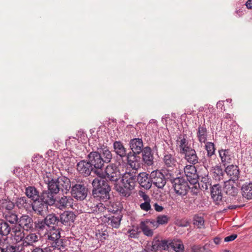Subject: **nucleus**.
<instances>
[{
  "instance_id": "12",
  "label": "nucleus",
  "mask_w": 252,
  "mask_h": 252,
  "mask_svg": "<svg viewBox=\"0 0 252 252\" xmlns=\"http://www.w3.org/2000/svg\"><path fill=\"white\" fill-rule=\"evenodd\" d=\"M93 169L91 163L85 160H81L77 164V171L85 176H89Z\"/></svg>"
},
{
  "instance_id": "16",
  "label": "nucleus",
  "mask_w": 252,
  "mask_h": 252,
  "mask_svg": "<svg viewBox=\"0 0 252 252\" xmlns=\"http://www.w3.org/2000/svg\"><path fill=\"white\" fill-rule=\"evenodd\" d=\"M97 152L102 157V158L104 162L108 163L110 162L112 155L106 146L99 144L97 147Z\"/></svg>"
},
{
  "instance_id": "27",
  "label": "nucleus",
  "mask_w": 252,
  "mask_h": 252,
  "mask_svg": "<svg viewBox=\"0 0 252 252\" xmlns=\"http://www.w3.org/2000/svg\"><path fill=\"white\" fill-rule=\"evenodd\" d=\"M31 205H32V209L40 215H42L48 207L47 205L40 198L34 201Z\"/></svg>"
},
{
  "instance_id": "40",
  "label": "nucleus",
  "mask_w": 252,
  "mask_h": 252,
  "mask_svg": "<svg viewBox=\"0 0 252 252\" xmlns=\"http://www.w3.org/2000/svg\"><path fill=\"white\" fill-rule=\"evenodd\" d=\"M11 227L2 219H0V236H7L11 231Z\"/></svg>"
},
{
  "instance_id": "34",
  "label": "nucleus",
  "mask_w": 252,
  "mask_h": 252,
  "mask_svg": "<svg viewBox=\"0 0 252 252\" xmlns=\"http://www.w3.org/2000/svg\"><path fill=\"white\" fill-rule=\"evenodd\" d=\"M122 218V216L120 215L112 216L107 219L106 222L107 224L111 227L118 228L120 226Z\"/></svg>"
},
{
  "instance_id": "57",
  "label": "nucleus",
  "mask_w": 252,
  "mask_h": 252,
  "mask_svg": "<svg viewBox=\"0 0 252 252\" xmlns=\"http://www.w3.org/2000/svg\"><path fill=\"white\" fill-rule=\"evenodd\" d=\"M95 207V211L98 213L103 212L106 209L105 206L101 203L97 204Z\"/></svg>"
},
{
  "instance_id": "17",
  "label": "nucleus",
  "mask_w": 252,
  "mask_h": 252,
  "mask_svg": "<svg viewBox=\"0 0 252 252\" xmlns=\"http://www.w3.org/2000/svg\"><path fill=\"white\" fill-rule=\"evenodd\" d=\"M227 175L230 177L229 180L238 181L240 177V171L238 167L236 165H231L228 166L225 170Z\"/></svg>"
},
{
  "instance_id": "18",
  "label": "nucleus",
  "mask_w": 252,
  "mask_h": 252,
  "mask_svg": "<svg viewBox=\"0 0 252 252\" xmlns=\"http://www.w3.org/2000/svg\"><path fill=\"white\" fill-rule=\"evenodd\" d=\"M137 181L140 185L145 189H149L152 186V180L145 172L140 173L137 177Z\"/></svg>"
},
{
  "instance_id": "2",
  "label": "nucleus",
  "mask_w": 252,
  "mask_h": 252,
  "mask_svg": "<svg viewBox=\"0 0 252 252\" xmlns=\"http://www.w3.org/2000/svg\"><path fill=\"white\" fill-rule=\"evenodd\" d=\"M92 185L94 198L102 201H106L109 198L111 188L107 182L104 179L96 178L93 181Z\"/></svg>"
},
{
  "instance_id": "45",
  "label": "nucleus",
  "mask_w": 252,
  "mask_h": 252,
  "mask_svg": "<svg viewBox=\"0 0 252 252\" xmlns=\"http://www.w3.org/2000/svg\"><path fill=\"white\" fill-rule=\"evenodd\" d=\"M4 218L7 221L11 224L16 223L18 221L17 215L13 212L8 211L4 213Z\"/></svg>"
},
{
  "instance_id": "56",
  "label": "nucleus",
  "mask_w": 252,
  "mask_h": 252,
  "mask_svg": "<svg viewBox=\"0 0 252 252\" xmlns=\"http://www.w3.org/2000/svg\"><path fill=\"white\" fill-rule=\"evenodd\" d=\"M150 201H146L141 203L140 205L141 209L145 211H148L151 209V206L150 204Z\"/></svg>"
},
{
  "instance_id": "63",
  "label": "nucleus",
  "mask_w": 252,
  "mask_h": 252,
  "mask_svg": "<svg viewBox=\"0 0 252 252\" xmlns=\"http://www.w3.org/2000/svg\"><path fill=\"white\" fill-rule=\"evenodd\" d=\"M246 5L249 9H252V0H248L246 3Z\"/></svg>"
},
{
  "instance_id": "62",
  "label": "nucleus",
  "mask_w": 252,
  "mask_h": 252,
  "mask_svg": "<svg viewBox=\"0 0 252 252\" xmlns=\"http://www.w3.org/2000/svg\"><path fill=\"white\" fill-rule=\"evenodd\" d=\"M221 241V238L219 237H216L213 239L214 243L217 245H219Z\"/></svg>"
},
{
  "instance_id": "59",
  "label": "nucleus",
  "mask_w": 252,
  "mask_h": 252,
  "mask_svg": "<svg viewBox=\"0 0 252 252\" xmlns=\"http://www.w3.org/2000/svg\"><path fill=\"white\" fill-rule=\"evenodd\" d=\"M139 194H140V196L144 200V202L150 201V199L149 196L147 195L146 194H145L144 192H141Z\"/></svg>"
},
{
  "instance_id": "50",
  "label": "nucleus",
  "mask_w": 252,
  "mask_h": 252,
  "mask_svg": "<svg viewBox=\"0 0 252 252\" xmlns=\"http://www.w3.org/2000/svg\"><path fill=\"white\" fill-rule=\"evenodd\" d=\"M193 224L198 228H201L204 224V218L198 215H195L193 217Z\"/></svg>"
},
{
  "instance_id": "47",
  "label": "nucleus",
  "mask_w": 252,
  "mask_h": 252,
  "mask_svg": "<svg viewBox=\"0 0 252 252\" xmlns=\"http://www.w3.org/2000/svg\"><path fill=\"white\" fill-rule=\"evenodd\" d=\"M200 182L203 184L202 185V188L205 189H207L209 188L212 187L211 179L209 177L208 175L201 177Z\"/></svg>"
},
{
  "instance_id": "58",
  "label": "nucleus",
  "mask_w": 252,
  "mask_h": 252,
  "mask_svg": "<svg viewBox=\"0 0 252 252\" xmlns=\"http://www.w3.org/2000/svg\"><path fill=\"white\" fill-rule=\"evenodd\" d=\"M237 237V235L236 234H232L230 236H228L227 237H226L224 238V241L228 242H230L234 240Z\"/></svg>"
},
{
  "instance_id": "19",
  "label": "nucleus",
  "mask_w": 252,
  "mask_h": 252,
  "mask_svg": "<svg viewBox=\"0 0 252 252\" xmlns=\"http://www.w3.org/2000/svg\"><path fill=\"white\" fill-rule=\"evenodd\" d=\"M129 146L132 151V153L139 154L143 150V144L141 139L134 138L129 142Z\"/></svg>"
},
{
  "instance_id": "64",
  "label": "nucleus",
  "mask_w": 252,
  "mask_h": 252,
  "mask_svg": "<svg viewBox=\"0 0 252 252\" xmlns=\"http://www.w3.org/2000/svg\"><path fill=\"white\" fill-rule=\"evenodd\" d=\"M53 249L52 245L50 247H46L43 249V252H52Z\"/></svg>"
},
{
  "instance_id": "54",
  "label": "nucleus",
  "mask_w": 252,
  "mask_h": 252,
  "mask_svg": "<svg viewBox=\"0 0 252 252\" xmlns=\"http://www.w3.org/2000/svg\"><path fill=\"white\" fill-rule=\"evenodd\" d=\"M96 236L98 239L102 241L106 240L108 236V233L106 231L98 230L96 233Z\"/></svg>"
},
{
  "instance_id": "53",
  "label": "nucleus",
  "mask_w": 252,
  "mask_h": 252,
  "mask_svg": "<svg viewBox=\"0 0 252 252\" xmlns=\"http://www.w3.org/2000/svg\"><path fill=\"white\" fill-rule=\"evenodd\" d=\"M144 221L148 225H149V226L153 230H154L156 228H157L159 225L157 220H146Z\"/></svg>"
},
{
  "instance_id": "30",
  "label": "nucleus",
  "mask_w": 252,
  "mask_h": 252,
  "mask_svg": "<svg viewBox=\"0 0 252 252\" xmlns=\"http://www.w3.org/2000/svg\"><path fill=\"white\" fill-rule=\"evenodd\" d=\"M22 251V247L19 244H9L4 242L0 249V252H20Z\"/></svg>"
},
{
  "instance_id": "42",
  "label": "nucleus",
  "mask_w": 252,
  "mask_h": 252,
  "mask_svg": "<svg viewBox=\"0 0 252 252\" xmlns=\"http://www.w3.org/2000/svg\"><path fill=\"white\" fill-rule=\"evenodd\" d=\"M170 247L176 252H182L184 250V244L179 239L171 240Z\"/></svg>"
},
{
  "instance_id": "46",
  "label": "nucleus",
  "mask_w": 252,
  "mask_h": 252,
  "mask_svg": "<svg viewBox=\"0 0 252 252\" xmlns=\"http://www.w3.org/2000/svg\"><path fill=\"white\" fill-rule=\"evenodd\" d=\"M59 221V218L55 214H49L45 219V223L50 226L52 224H55Z\"/></svg>"
},
{
  "instance_id": "51",
  "label": "nucleus",
  "mask_w": 252,
  "mask_h": 252,
  "mask_svg": "<svg viewBox=\"0 0 252 252\" xmlns=\"http://www.w3.org/2000/svg\"><path fill=\"white\" fill-rule=\"evenodd\" d=\"M205 149L207 152V157H211L214 154L215 151L214 143L207 142L205 145Z\"/></svg>"
},
{
  "instance_id": "52",
  "label": "nucleus",
  "mask_w": 252,
  "mask_h": 252,
  "mask_svg": "<svg viewBox=\"0 0 252 252\" xmlns=\"http://www.w3.org/2000/svg\"><path fill=\"white\" fill-rule=\"evenodd\" d=\"M140 231L138 227H134L128 230L127 233L129 237L136 238L139 236Z\"/></svg>"
},
{
  "instance_id": "1",
  "label": "nucleus",
  "mask_w": 252,
  "mask_h": 252,
  "mask_svg": "<svg viewBox=\"0 0 252 252\" xmlns=\"http://www.w3.org/2000/svg\"><path fill=\"white\" fill-rule=\"evenodd\" d=\"M44 182L47 185L48 190L52 193L57 194L60 191L63 194L67 193L70 189L69 179L65 177L54 178V174L46 172L43 175Z\"/></svg>"
},
{
  "instance_id": "10",
  "label": "nucleus",
  "mask_w": 252,
  "mask_h": 252,
  "mask_svg": "<svg viewBox=\"0 0 252 252\" xmlns=\"http://www.w3.org/2000/svg\"><path fill=\"white\" fill-rule=\"evenodd\" d=\"M183 171L188 180L190 183L194 184L196 182L198 176L194 165H187L184 166Z\"/></svg>"
},
{
  "instance_id": "9",
  "label": "nucleus",
  "mask_w": 252,
  "mask_h": 252,
  "mask_svg": "<svg viewBox=\"0 0 252 252\" xmlns=\"http://www.w3.org/2000/svg\"><path fill=\"white\" fill-rule=\"evenodd\" d=\"M10 234L12 240L15 242L14 244L15 245L19 244L23 247L22 244L24 238V234L20 226L15 225L11 227Z\"/></svg>"
},
{
  "instance_id": "5",
  "label": "nucleus",
  "mask_w": 252,
  "mask_h": 252,
  "mask_svg": "<svg viewBox=\"0 0 252 252\" xmlns=\"http://www.w3.org/2000/svg\"><path fill=\"white\" fill-rule=\"evenodd\" d=\"M171 180L176 193L182 197L186 195L189 189L188 182L183 178L180 177Z\"/></svg>"
},
{
  "instance_id": "36",
  "label": "nucleus",
  "mask_w": 252,
  "mask_h": 252,
  "mask_svg": "<svg viewBox=\"0 0 252 252\" xmlns=\"http://www.w3.org/2000/svg\"><path fill=\"white\" fill-rule=\"evenodd\" d=\"M46 236L49 240L53 241L57 240L60 238V231L58 228L53 227L46 233Z\"/></svg>"
},
{
  "instance_id": "61",
  "label": "nucleus",
  "mask_w": 252,
  "mask_h": 252,
  "mask_svg": "<svg viewBox=\"0 0 252 252\" xmlns=\"http://www.w3.org/2000/svg\"><path fill=\"white\" fill-rule=\"evenodd\" d=\"M208 243H206L204 246H201L202 252H210V250L208 247Z\"/></svg>"
},
{
  "instance_id": "31",
  "label": "nucleus",
  "mask_w": 252,
  "mask_h": 252,
  "mask_svg": "<svg viewBox=\"0 0 252 252\" xmlns=\"http://www.w3.org/2000/svg\"><path fill=\"white\" fill-rule=\"evenodd\" d=\"M153 159L151 148L148 147L144 148L142 151V159L145 163L148 165H152Z\"/></svg>"
},
{
  "instance_id": "7",
  "label": "nucleus",
  "mask_w": 252,
  "mask_h": 252,
  "mask_svg": "<svg viewBox=\"0 0 252 252\" xmlns=\"http://www.w3.org/2000/svg\"><path fill=\"white\" fill-rule=\"evenodd\" d=\"M150 178L152 183L158 188L162 189L166 184V181L164 175L158 170L152 171Z\"/></svg>"
},
{
  "instance_id": "20",
  "label": "nucleus",
  "mask_w": 252,
  "mask_h": 252,
  "mask_svg": "<svg viewBox=\"0 0 252 252\" xmlns=\"http://www.w3.org/2000/svg\"><path fill=\"white\" fill-rule=\"evenodd\" d=\"M56 205L61 210L72 208L73 206V199L70 196H63L57 201Z\"/></svg>"
},
{
  "instance_id": "8",
  "label": "nucleus",
  "mask_w": 252,
  "mask_h": 252,
  "mask_svg": "<svg viewBox=\"0 0 252 252\" xmlns=\"http://www.w3.org/2000/svg\"><path fill=\"white\" fill-rule=\"evenodd\" d=\"M88 158L92 167L94 166L96 169H101L105 163L97 151L91 152L88 155Z\"/></svg>"
},
{
  "instance_id": "11",
  "label": "nucleus",
  "mask_w": 252,
  "mask_h": 252,
  "mask_svg": "<svg viewBox=\"0 0 252 252\" xmlns=\"http://www.w3.org/2000/svg\"><path fill=\"white\" fill-rule=\"evenodd\" d=\"M211 197L217 205L223 204L221 187L219 184L214 185L211 187Z\"/></svg>"
},
{
  "instance_id": "38",
  "label": "nucleus",
  "mask_w": 252,
  "mask_h": 252,
  "mask_svg": "<svg viewBox=\"0 0 252 252\" xmlns=\"http://www.w3.org/2000/svg\"><path fill=\"white\" fill-rule=\"evenodd\" d=\"M26 194L32 200L35 201L39 198L38 191L34 187H29L26 189Z\"/></svg>"
},
{
  "instance_id": "48",
  "label": "nucleus",
  "mask_w": 252,
  "mask_h": 252,
  "mask_svg": "<svg viewBox=\"0 0 252 252\" xmlns=\"http://www.w3.org/2000/svg\"><path fill=\"white\" fill-rule=\"evenodd\" d=\"M1 207L2 209H5L8 212L13 209L14 207V204L9 200L4 199L1 202Z\"/></svg>"
},
{
  "instance_id": "41",
  "label": "nucleus",
  "mask_w": 252,
  "mask_h": 252,
  "mask_svg": "<svg viewBox=\"0 0 252 252\" xmlns=\"http://www.w3.org/2000/svg\"><path fill=\"white\" fill-rule=\"evenodd\" d=\"M197 137L200 142L205 143L207 140V132L206 128L204 126H200L198 127Z\"/></svg>"
},
{
  "instance_id": "21",
  "label": "nucleus",
  "mask_w": 252,
  "mask_h": 252,
  "mask_svg": "<svg viewBox=\"0 0 252 252\" xmlns=\"http://www.w3.org/2000/svg\"><path fill=\"white\" fill-rule=\"evenodd\" d=\"M183 154L185 155V158L187 162L191 164L195 165L199 162V158L194 149L192 148Z\"/></svg>"
},
{
  "instance_id": "43",
  "label": "nucleus",
  "mask_w": 252,
  "mask_h": 252,
  "mask_svg": "<svg viewBox=\"0 0 252 252\" xmlns=\"http://www.w3.org/2000/svg\"><path fill=\"white\" fill-rule=\"evenodd\" d=\"M140 228L142 230L143 234L147 237H152L154 234V231L144 221H142L140 223Z\"/></svg>"
},
{
  "instance_id": "60",
  "label": "nucleus",
  "mask_w": 252,
  "mask_h": 252,
  "mask_svg": "<svg viewBox=\"0 0 252 252\" xmlns=\"http://www.w3.org/2000/svg\"><path fill=\"white\" fill-rule=\"evenodd\" d=\"M154 207L155 210L158 212H161L163 209V208L162 206L159 205L157 203H155L154 205Z\"/></svg>"
},
{
  "instance_id": "37",
  "label": "nucleus",
  "mask_w": 252,
  "mask_h": 252,
  "mask_svg": "<svg viewBox=\"0 0 252 252\" xmlns=\"http://www.w3.org/2000/svg\"><path fill=\"white\" fill-rule=\"evenodd\" d=\"M242 195L247 199H252V183H246L242 187Z\"/></svg>"
},
{
  "instance_id": "49",
  "label": "nucleus",
  "mask_w": 252,
  "mask_h": 252,
  "mask_svg": "<svg viewBox=\"0 0 252 252\" xmlns=\"http://www.w3.org/2000/svg\"><path fill=\"white\" fill-rule=\"evenodd\" d=\"M203 166L206 170L212 169L213 167V163L211 157H207L202 159Z\"/></svg>"
},
{
  "instance_id": "22",
  "label": "nucleus",
  "mask_w": 252,
  "mask_h": 252,
  "mask_svg": "<svg viewBox=\"0 0 252 252\" xmlns=\"http://www.w3.org/2000/svg\"><path fill=\"white\" fill-rule=\"evenodd\" d=\"M17 226H20L21 228L28 231L32 228L33 221L29 216L23 215L20 218L19 224Z\"/></svg>"
},
{
  "instance_id": "3",
  "label": "nucleus",
  "mask_w": 252,
  "mask_h": 252,
  "mask_svg": "<svg viewBox=\"0 0 252 252\" xmlns=\"http://www.w3.org/2000/svg\"><path fill=\"white\" fill-rule=\"evenodd\" d=\"M121 182L123 186L116 184L115 188L116 190L124 196H128L130 191L134 189L137 182V176L135 174L127 172L124 174Z\"/></svg>"
},
{
  "instance_id": "44",
  "label": "nucleus",
  "mask_w": 252,
  "mask_h": 252,
  "mask_svg": "<svg viewBox=\"0 0 252 252\" xmlns=\"http://www.w3.org/2000/svg\"><path fill=\"white\" fill-rule=\"evenodd\" d=\"M51 245L53 250L57 251V252L64 251L65 250V245L63 244V240L60 239L54 241L51 243Z\"/></svg>"
},
{
  "instance_id": "13",
  "label": "nucleus",
  "mask_w": 252,
  "mask_h": 252,
  "mask_svg": "<svg viewBox=\"0 0 252 252\" xmlns=\"http://www.w3.org/2000/svg\"><path fill=\"white\" fill-rule=\"evenodd\" d=\"M171 240H162L159 241L156 238H155L152 242V251H156L158 250H168L170 248Z\"/></svg>"
},
{
  "instance_id": "14",
  "label": "nucleus",
  "mask_w": 252,
  "mask_h": 252,
  "mask_svg": "<svg viewBox=\"0 0 252 252\" xmlns=\"http://www.w3.org/2000/svg\"><path fill=\"white\" fill-rule=\"evenodd\" d=\"M223 182L224 183V190L225 193L229 195L236 196L238 192L236 181L228 180L226 181H223Z\"/></svg>"
},
{
  "instance_id": "26",
  "label": "nucleus",
  "mask_w": 252,
  "mask_h": 252,
  "mask_svg": "<svg viewBox=\"0 0 252 252\" xmlns=\"http://www.w3.org/2000/svg\"><path fill=\"white\" fill-rule=\"evenodd\" d=\"M75 217L72 212H64L60 215V222L65 225H70L74 221Z\"/></svg>"
},
{
  "instance_id": "32",
  "label": "nucleus",
  "mask_w": 252,
  "mask_h": 252,
  "mask_svg": "<svg viewBox=\"0 0 252 252\" xmlns=\"http://www.w3.org/2000/svg\"><path fill=\"white\" fill-rule=\"evenodd\" d=\"M53 194L49 190L45 191L42 192L41 196H39V198L47 205H51L55 202Z\"/></svg>"
},
{
  "instance_id": "24",
  "label": "nucleus",
  "mask_w": 252,
  "mask_h": 252,
  "mask_svg": "<svg viewBox=\"0 0 252 252\" xmlns=\"http://www.w3.org/2000/svg\"><path fill=\"white\" fill-rule=\"evenodd\" d=\"M219 155L221 159V162L224 165L230 163L232 162L233 158V153L228 149L221 150L219 151Z\"/></svg>"
},
{
  "instance_id": "15",
  "label": "nucleus",
  "mask_w": 252,
  "mask_h": 252,
  "mask_svg": "<svg viewBox=\"0 0 252 252\" xmlns=\"http://www.w3.org/2000/svg\"><path fill=\"white\" fill-rule=\"evenodd\" d=\"M136 155L130 152L126 155L127 163L134 170H137L141 165V158Z\"/></svg>"
},
{
  "instance_id": "25",
  "label": "nucleus",
  "mask_w": 252,
  "mask_h": 252,
  "mask_svg": "<svg viewBox=\"0 0 252 252\" xmlns=\"http://www.w3.org/2000/svg\"><path fill=\"white\" fill-rule=\"evenodd\" d=\"M176 144L177 147L180 148L181 154H183L191 148L189 145V141L185 136H179L176 141Z\"/></svg>"
},
{
  "instance_id": "55",
  "label": "nucleus",
  "mask_w": 252,
  "mask_h": 252,
  "mask_svg": "<svg viewBox=\"0 0 252 252\" xmlns=\"http://www.w3.org/2000/svg\"><path fill=\"white\" fill-rule=\"evenodd\" d=\"M157 220L159 225H162L168 222L169 218L166 215H160L157 217Z\"/></svg>"
},
{
  "instance_id": "39",
  "label": "nucleus",
  "mask_w": 252,
  "mask_h": 252,
  "mask_svg": "<svg viewBox=\"0 0 252 252\" xmlns=\"http://www.w3.org/2000/svg\"><path fill=\"white\" fill-rule=\"evenodd\" d=\"M16 204L19 208L28 209L31 207L32 202L27 199L26 197H21L17 198Z\"/></svg>"
},
{
  "instance_id": "33",
  "label": "nucleus",
  "mask_w": 252,
  "mask_h": 252,
  "mask_svg": "<svg viewBox=\"0 0 252 252\" xmlns=\"http://www.w3.org/2000/svg\"><path fill=\"white\" fill-rule=\"evenodd\" d=\"M113 148L116 154L121 158L126 156V149L120 141H115L113 143Z\"/></svg>"
},
{
  "instance_id": "23",
  "label": "nucleus",
  "mask_w": 252,
  "mask_h": 252,
  "mask_svg": "<svg viewBox=\"0 0 252 252\" xmlns=\"http://www.w3.org/2000/svg\"><path fill=\"white\" fill-rule=\"evenodd\" d=\"M197 192L191 191L190 194L184 198L185 206L189 209H193L197 204Z\"/></svg>"
},
{
  "instance_id": "4",
  "label": "nucleus",
  "mask_w": 252,
  "mask_h": 252,
  "mask_svg": "<svg viewBox=\"0 0 252 252\" xmlns=\"http://www.w3.org/2000/svg\"><path fill=\"white\" fill-rule=\"evenodd\" d=\"M94 173L100 179L107 178L114 182H117L121 177L120 172L117 166L114 164L107 165L104 171L102 169H95Z\"/></svg>"
},
{
  "instance_id": "29",
  "label": "nucleus",
  "mask_w": 252,
  "mask_h": 252,
  "mask_svg": "<svg viewBox=\"0 0 252 252\" xmlns=\"http://www.w3.org/2000/svg\"><path fill=\"white\" fill-rule=\"evenodd\" d=\"M163 161L165 165L168 167H175L177 163L175 156L166 152L164 153Z\"/></svg>"
},
{
  "instance_id": "28",
  "label": "nucleus",
  "mask_w": 252,
  "mask_h": 252,
  "mask_svg": "<svg viewBox=\"0 0 252 252\" xmlns=\"http://www.w3.org/2000/svg\"><path fill=\"white\" fill-rule=\"evenodd\" d=\"M39 236L35 233H30L24 237L22 241L23 250L24 247L32 246L38 241Z\"/></svg>"
},
{
  "instance_id": "6",
  "label": "nucleus",
  "mask_w": 252,
  "mask_h": 252,
  "mask_svg": "<svg viewBox=\"0 0 252 252\" xmlns=\"http://www.w3.org/2000/svg\"><path fill=\"white\" fill-rule=\"evenodd\" d=\"M72 197L77 200H83L87 195L88 189L85 186L81 184L73 185L71 189Z\"/></svg>"
},
{
  "instance_id": "35",
  "label": "nucleus",
  "mask_w": 252,
  "mask_h": 252,
  "mask_svg": "<svg viewBox=\"0 0 252 252\" xmlns=\"http://www.w3.org/2000/svg\"><path fill=\"white\" fill-rule=\"evenodd\" d=\"M213 172V177L216 180L223 181L224 171L220 166L216 165L212 167L210 170Z\"/></svg>"
}]
</instances>
